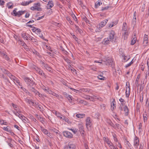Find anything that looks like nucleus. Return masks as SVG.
I'll list each match as a JSON object with an SVG mask.
<instances>
[{
  "instance_id": "51",
  "label": "nucleus",
  "mask_w": 149,
  "mask_h": 149,
  "mask_svg": "<svg viewBox=\"0 0 149 149\" xmlns=\"http://www.w3.org/2000/svg\"><path fill=\"white\" fill-rule=\"evenodd\" d=\"M83 19L87 23H88L89 22V21L88 19L85 16L83 17Z\"/></svg>"
},
{
  "instance_id": "11",
  "label": "nucleus",
  "mask_w": 149,
  "mask_h": 149,
  "mask_svg": "<svg viewBox=\"0 0 149 149\" xmlns=\"http://www.w3.org/2000/svg\"><path fill=\"white\" fill-rule=\"evenodd\" d=\"M42 66L48 71L49 72H51L52 68L49 65L43 62H42Z\"/></svg>"
},
{
  "instance_id": "30",
  "label": "nucleus",
  "mask_w": 149,
  "mask_h": 149,
  "mask_svg": "<svg viewBox=\"0 0 149 149\" xmlns=\"http://www.w3.org/2000/svg\"><path fill=\"white\" fill-rule=\"evenodd\" d=\"M31 9L33 10H37L38 11H41L42 9L41 8H36L34 6H32L31 8Z\"/></svg>"
},
{
  "instance_id": "12",
  "label": "nucleus",
  "mask_w": 149,
  "mask_h": 149,
  "mask_svg": "<svg viewBox=\"0 0 149 149\" xmlns=\"http://www.w3.org/2000/svg\"><path fill=\"white\" fill-rule=\"evenodd\" d=\"M148 43V36L145 34L144 35L143 43L145 46H146Z\"/></svg>"
},
{
  "instance_id": "28",
  "label": "nucleus",
  "mask_w": 149,
  "mask_h": 149,
  "mask_svg": "<svg viewBox=\"0 0 149 149\" xmlns=\"http://www.w3.org/2000/svg\"><path fill=\"white\" fill-rule=\"evenodd\" d=\"M76 116L78 118H82L84 117L85 114L83 113L82 114H77L76 115Z\"/></svg>"
},
{
  "instance_id": "34",
  "label": "nucleus",
  "mask_w": 149,
  "mask_h": 149,
  "mask_svg": "<svg viewBox=\"0 0 149 149\" xmlns=\"http://www.w3.org/2000/svg\"><path fill=\"white\" fill-rule=\"evenodd\" d=\"M20 88H21V89L24 91L27 94L29 95L30 94V92L27 90L25 88L23 87H21Z\"/></svg>"
},
{
  "instance_id": "55",
  "label": "nucleus",
  "mask_w": 149,
  "mask_h": 149,
  "mask_svg": "<svg viewBox=\"0 0 149 149\" xmlns=\"http://www.w3.org/2000/svg\"><path fill=\"white\" fill-rule=\"evenodd\" d=\"M79 130L80 132H84V127L83 126L81 125L79 128Z\"/></svg>"
},
{
  "instance_id": "17",
  "label": "nucleus",
  "mask_w": 149,
  "mask_h": 149,
  "mask_svg": "<svg viewBox=\"0 0 149 149\" xmlns=\"http://www.w3.org/2000/svg\"><path fill=\"white\" fill-rule=\"evenodd\" d=\"M110 40L107 38H104L102 42L103 44L105 45L109 44L110 43Z\"/></svg>"
},
{
  "instance_id": "57",
  "label": "nucleus",
  "mask_w": 149,
  "mask_h": 149,
  "mask_svg": "<svg viewBox=\"0 0 149 149\" xmlns=\"http://www.w3.org/2000/svg\"><path fill=\"white\" fill-rule=\"evenodd\" d=\"M0 54L1 55V56L3 58L6 55L5 53L1 51L0 52Z\"/></svg>"
},
{
  "instance_id": "35",
  "label": "nucleus",
  "mask_w": 149,
  "mask_h": 149,
  "mask_svg": "<svg viewBox=\"0 0 149 149\" xmlns=\"http://www.w3.org/2000/svg\"><path fill=\"white\" fill-rule=\"evenodd\" d=\"M76 31H78L80 34H81L83 33L82 30L81 29H80L78 26H76Z\"/></svg>"
},
{
  "instance_id": "23",
  "label": "nucleus",
  "mask_w": 149,
  "mask_h": 149,
  "mask_svg": "<svg viewBox=\"0 0 149 149\" xmlns=\"http://www.w3.org/2000/svg\"><path fill=\"white\" fill-rule=\"evenodd\" d=\"M20 118L22 120H24V121L25 123L27 122L29 120L26 117H25L24 116L22 115H21V116H20Z\"/></svg>"
},
{
  "instance_id": "46",
  "label": "nucleus",
  "mask_w": 149,
  "mask_h": 149,
  "mask_svg": "<svg viewBox=\"0 0 149 149\" xmlns=\"http://www.w3.org/2000/svg\"><path fill=\"white\" fill-rule=\"evenodd\" d=\"M63 120H65V122L68 123H70V121H69L68 119V118H66L64 116H63Z\"/></svg>"
},
{
  "instance_id": "33",
  "label": "nucleus",
  "mask_w": 149,
  "mask_h": 149,
  "mask_svg": "<svg viewBox=\"0 0 149 149\" xmlns=\"http://www.w3.org/2000/svg\"><path fill=\"white\" fill-rule=\"evenodd\" d=\"M21 36L24 40H28V39H29V37H28L24 33H22Z\"/></svg>"
},
{
  "instance_id": "21",
  "label": "nucleus",
  "mask_w": 149,
  "mask_h": 149,
  "mask_svg": "<svg viewBox=\"0 0 149 149\" xmlns=\"http://www.w3.org/2000/svg\"><path fill=\"white\" fill-rule=\"evenodd\" d=\"M111 109L112 110H114L116 107V104H115V101L114 99L113 100V101L111 102Z\"/></svg>"
},
{
  "instance_id": "43",
  "label": "nucleus",
  "mask_w": 149,
  "mask_h": 149,
  "mask_svg": "<svg viewBox=\"0 0 149 149\" xmlns=\"http://www.w3.org/2000/svg\"><path fill=\"white\" fill-rule=\"evenodd\" d=\"M42 88L43 90L46 92H47L48 90H49V88L48 87H46L44 86H42Z\"/></svg>"
},
{
  "instance_id": "22",
  "label": "nucleus",
  "mask_w": 149,
  "mask_h": 149,
  "mask_svg": "<svg viewBox=\"0 0 149 149\" xmlns=\"http://www.w3.org/2000/svg\"><path fill=\"white\" fill-rule=\"evenodd\" d=\"M103 140L105 141L109 146L111 144V142L109 140L108 138L105 137H103Z\"/></svg>"
},
{
  "instance_id": "26",
  "label": "nucleus",
  "mask_w": 149,
  "mask_h": 149,
  "mask_svg": "<svg viewBox=\"0 0 149 149\" xmlns=\"http://www.w3.org/2000/svg\"><path fill=\"white\" fill-rule=\"evenodd\" d=\"M128 91H127V89L126 88V90L125 93H126V96L127 97H129V95H130V88L129 86H128ZM127 88V87H126Z\"/></svg>"
},
{
  "instance_id": "32",
  "label": "nucleus",
  "mask_w": 149,
  "mask_h": 149,
  "mask_svg": "<svg viewBox=\"0 0 149 149\" xmlns=\"http://www.w3.org/2000/svg\"><path fill=\"white\" fill-rule=\"evenodd\" d=\"M50 130L51 131H52L54 132H55L57 134H59V130H57V129H56L54 128H51L50 129Z\"/></svg>"
},
{
  "instance_id": "47",
  "label": "nucleus",
  "mask_w": 149,
  "mask_h": 149,
  "mask_svg": "<svg viewBox=\"0 0 149 149\" xmlns=\"http://www.w3.org/2000/svg\"><path fill=\"white\" fill-rule=\"evenodd\" d=\"M3 58H5L6 60L8 61H10V59L8 56L6 54Z\"/></svg>"
},
{
  "instance_id": "6",
  "label": "nucleus",
  "mask_w": 149,
  "mask_h": 149,
  "mask_svg": "<svg viewBox=\"0 0 149 149\" xmlns=\"http://www.w3.org/2000/svg\"><path fill=\"white\" fill-rule=\"evenodd\" d=\"M76 148L75 145L72 142L68 143V145L65 147L64 149H75Z\"/></svg>"
},
{
  "instance_id": "20",
  "label": "nucleus",
  "mask_w": 149,
  "mask_h": 149,
  "mask_svg": "<svg viewBox=\"0 0 149 149\" xmlns=\"http://www.w3.org/2000/svg\"><path fill=\"white\" fill-rule=\"evenodd\" d=\"M29 91L32 92H33L36 95V94H38V93L37 90L35 89L33 87H31L29 88Z\"/></svg>"
},
{
  "instance_id": "50",
  "label": "nucleus",
  "mask_w": 149,
  "mask_h": 149,
  "mask_svg": "<svg viewBox=\"0 0 149 149\" xmlns=\"http://www.w3.org/2000/svg\"><path fill=\"white\" fill-rule=\"evenodd\" d=\"M109 8V6H107L104 7H102L101 10L103 11L104 10H107Z\"/></svg>"
},
{
  "instance_id": "62",
  "label": "nucleus",
  "mask_w": 149,
  "mask_h": 149,
  "mask_svg": "<svg viewBox=\"0 0 149 149\" xmlns=\"http://www.w3.org/2000/svg\"><path fill=\"white\" fill-rule=\"evenodd\" d=\"M147 103H148V110H149V98L147 99L146 101V104H147Z\"/></svg>"
},
{
  "instance_id": "3",
  "label": "nucleus",
  "mask_w": 149,
  "mask_h": 149,
  "mask_svg": "<svg viewBox=\"0 0 149 149\" xmlns=\"http://www.w3.org/2000/svg\"><path fill=\"white\" fill-rule=\"evenodd\" d=\"M108 21L107 19H105L100 22L97 26V28L95 30L96 32H99L100 29L106 24Z\"/></svg>"
},
{
  "instance_id": "42",
  "label": "nucleus",
  "mask_w": 149,
  "mask_h": 149,
  "mask_svg": "<svg viewBox=\"0 0 149 149\" xmlns=\"http://www.w3.org/2000/svg\"><path fill=\"white\" fill-rule=\"evenodd\" d=\"M109 146L111 149H118L117 147H116L114 146L112 143H111V144L109 145Z\"/></svg>"
},
{
  "instance_id": "5",
  "label": "nucleus",
  "mask_w": 149,
  "mask_h": 149,
  "mask_svg": "<svg viewBox=\"0 0 149 149\" xmlns=\"http://www.w3.org/2000/svg\"><path fill=\"white\" fill-rule=\"evenodd\" d=\"M139 145V139L137 136H135L134 139V146L135 148L137 149Z\"/></svg>"
},
{
  "instance_id": "15",
  "label": "nucleus",
  "mask_w": 149,
  "mask_h": 149,
  "mask_svg": "<svg viewBox=\"0 0 149 149\" xmlns=\"http://www.w3.org/2000/svg\"><path fill=\"white\" fill-rule=\"evenodd\" d=\"M136 35L135 34L134 35V36L132 37V38L131 42V44L132 45H133L136 43Z\"/></svg>"
},
{
  "instance_id": "13",
  "label": "nucleus",
  "mask_w": 149,
  "mask_h": 149,
  "mask_svg": "<svg viewBox=\"0 0 149 149\" xmlns=\"http://www.w3.org/2000/svg\"><path fill=\"white\" fill-rule=\"evenodd\" d=\"M29 39L31 40L32 42L33 43L35 44L36 45H38L37 40L33 37L29 36Z\"/></svg>"
},
{
  "instance_id": "2",
  "label": "nucleus",
  "mask_w": 149,
  "mask_h": 149,
  "mask_svg": "<svg viewBox=\"0 0 149 149\" xmlns=\"http://www.w3.org/2000/svg\"><path fill=\"white\" fill-rule=\"evenodd\" d=\"M17 8H15L11 13L12 15L15 17H20L22 15L24 14L26 11L25 10H20L17 12Z\"/></svg>"
},
{
  "instance_id": "10",
  "label": "nucleus",
  "mask_w": 149,
  "mask_h": 149,
  "mask_svg": "<svg viewBox=\"0 0 149 149\" xmlns=\"http://www.w3.org/2000/svg\"><path fill=\"white\" fill-rule=\"evenodd\" d=\"M113 59L111 58L108 57L105 62L106 65H110L112 66L113 64Z\"/></svg>"
},
{
  "instance_id": "39",
  "label": "nucleus",
  "mask_w": 149,
  "mask_h": 149,
  "mask_svg": "<svg viewBox=\"0 0 149 149\" xmlns=\"http://www.w3.org/2000/svg\"><path fill=\"white\" fill-rule=\"evenodd\" d=\"M41 5L40 3L38 2L37 3H35L34 4V6L36 8H41L40 6Z\"/></svg>"
},
{
  "instance_id": "7",
  "label": "nucleus",
  "mask_w": 149,
  "mask_h": 149,
  "mask_svg": "<svg viewBox=\"0 0 149 149\" xmlns=\"http://www.w3.org/2000/svg\"><path fill=\"white\" fill-rule=\"evenodd\" d=\"M34 69L40 75L42 76L45 78H46V75L44 73L43 71L41 69L38 67L34 68Z\"/></svg>"
},
{
  "instance_id": "31",
  "label": "nucleus",
  "mask_w": 149,
  "mask_h": 149,
  "mask_svg": "<svg viewBox=\"0 0 149 149\" xmlns=\"http://www.w3.org/2000/svg\"><path fill=\"white\" fill-rule=\"evenodd\" d=\"M8 139L9 140L8 142V145L11 148L13 147V146L11 143L12 142V141H13V140L11 139L8 138Z\"/></svg>"
},
{
  "instance_id": "25",
  "label": "nucleus",
  "mask_w": 149,
  "mask_h": 149,
  "mask_svg": "<svg viewBox=\"0 0 149 149\" xmlns=\"http://www.w3.org/2000/svg\"><path fill=\"white\" fill-rule=\"evenodd\" d=\"M140 78L139 75H138L135 81V84L136 86L138 88L139 85V84L138 83V82Z\"/></svg>"
},
{
  "instance_id": "27",
  "label": "nucleus",
  "mask_w": 149,
  "mask_h": 149,
  "mask_svg": "<svg viewBox=\"0 0 149 149\" xmlns=\"http://www.w3.org/2000/svg\"><path fill=\"white\" fill-rule=\"evenodd\" d=\"M3 129L6 132H8L9 133L11 131L10 128L9 126H7L6 127H3Z\"/></svg>"
},
{
  "instance_id": "58",
  "label": "nucleus",
  "mask_w": 149,
  "mask_h": 149,
  "mask_svg": "<svg viewBox=\"0 0 149 149\" xmlns=\"http://www.w3.org/2000/svg\"><path fill=\"white\" fill-rule=\"evenodd\" d=\"M98 78L100 80H104V78H105V77L101 76V75H99V76L98 77Z\"/></svg>"
},
{
  "instance_id": "41",
  "label": "nucleus",
  "mask_w": 149,
  "mask_h": 149,
  "mask_svg": "<svg viewBox=\"0 0 149 149\" xmlns=\"http://www.w3.org/2000/svg\"><path fill=\"white\" fill-rule=\"evenodd\" d=\"M143 121L145 122L147 120V115L146 114H143Z\"/></svg>"
},
{
  "instance_id": "4",
  "label": "nucleus",
  "mask_w": 149,
  "mask_h": 149,
  "mask_svg": "<svg viewBox=\"0 0 149 149\" xmlns=\"http://www.w3.org/2000/svg\"><path fill=\"white\" fill-rule=\"evenodd\" d=\"M86 126L87 128H89L92 124L91 119L90 117H88L86 120Z\"/></svg>"
},
{
  "instance_id": "48",
  "label": "nucleus",
  "mask_w": 149,
  "mask_h": 149,
  "mask_svg": "<svg viewBox=\"0 0 149 149\" xmlns=\"http://www.w3.org/2000/svg\"><path fill=\"white\" fill-rule=\"evenodd\" d=\"M66 19L71 24H73L72 22L69 17H66Z\"/></svg>"
},
{
  "instance_id": "60",
  "label": "nucleus",
  "mask_w": 149,
  "mask_h": 149,
  "mask_svg": "<svg viewBox=\"0 0 149 149\" xmlns=\"http://www.w3.org/2000/svg\"><path fill=\"white\" fill-rule=\"evenodd\" d=\"M40 37L42 39L44 40H45L47 41H48V40L47 39H45L44 37H43L42 35L41 36H40Z\"/></svg>"
},
{
  "instance_id": "37",
  "label": "nucleus",
  "mask_w": 149,
  "mask_h": 149,
  "mask_svg": "<svg viewBox=\"0 0 149 149\" xmlns=\"http://www.w3.org/2000/svg\"><path fill=\"white\" fill-rule=\"evenodd\" d=\"M13 3L11 2H9L7 5V7L9 9H11L13 8Z\"/></svg>"
},
{
  "instance_id": "54",
  "label": "nucleus",
  "mask_w": 149,
  "mask_h": 149,
  "mask_svg": "<svg viewBox=\"0 0 149 149\" xmlns=\"http://www.w3.org/2000/svg\"><path fill=\"white\" fill-rule=\"evenodd\" d=\"M64 60L66 62H67L68 63V64L70 65V64L71 63H70V61L69 60V59H68V58H65L64 59Z\"/></svg>"
},
{
  "instance_id": "14",
  "label": "nucleus",
  "mask_w": 149,
  "mask_h": 149,
  "mask_svg": "<svg viewBox=\"0 0 149 149\" xmlns=\"http://www.w3.org/2000/svg\"><path fill=\"white\" fill-rule=\"evenodd\" d=\"M54 3L52 1H49L47 5V9H50L51 8L54 6Z\"/></svg>"
},
{
  "instance_id": "38",
  "label": "nucleus",
  "mask_w": 149,
  "mask_h": 149,
  "mask_svg": "<svg viewBox=\"0 0 149 149\" xmlns=\"http://www.w3.org/2000/svg\"><path fill=\"white\" fill-rule=\"evenodd\" d=\"M127 26V24L126 23H124L123 25L122 30L125 31H127V29L126 26Z\"/></svg>"
},
{
  "instance_id": "52",
  "label": "nucleus",
  "mask_w": 149,
  "mask_h": 149,
  "mask_svg": "<svg viewBox=\"0 0 149 149\" xmlns=\"http://www.w3.org/2000/svg\"><path fill=\"white\" fill-rule=\"evenodd\" d=\"M12 105L13 107V108L15 110H16L17 108V105L15 104H14L12 103Z\"/></svg>"
},
{
  "instance_id": "8",
  "label": "nucleus",
  "mask_w": 149,
  "mask_h": 149,
  "mask_svg": "<svg viewBox=\"0 0 149 149\" xmlns=\"http://www.w3.org/2000/svg\"><path fill=\"white\" fill-rule=\"evenodd\" d=\"M115 35V33L114 31H111L109 34V36L108 38L110 41L112 42L114 39V36Z\"/></svg>"
},
{
  "instance_id": "53",
  "label": "nucleus",
  "mask_w": 149,
  "mask_h": 149,
  "mask_svg": "<svg viewBox=\"0 0 149 149\" xmlns=\"http://www.w3.org/2000/svg\"><path fill=\"white\" fill-rule=\"evenodd\" d=\"M72 36H73V38L76 41H77L78 40V38L74 35L71 34Z\"/></svg>"
},
{
  "instance_id": "18",
  "label": "nucleus",
  "mask_w": 149,
  "mask_h": 149,
  "mask_svg": "<svg viewBox=\"0 0 149 149\" xmlns=\"http://www.w3.org/2000/svg\"><path fill=\"white\" fill-rule=\"evenodd\" d=\"M102 4L101 0H98L95 3V7L97 8L98 7Z\"/></svg>"
},
{
  "instance_id": "1",
  "label": "nucleus",
  "mask_w": 149,
  "mask_h": 149,
  "mask_svg": "<svg viewBox=\"0 0 149 149\" xmlns=\"http://www.w3.org/2000/svg\"><path fill=\"white\" fill-rule=\"evenodd\" d=\"M25 82L27 85V86L29 88L32 87L35 84V82L32 79L27 77H24L23 78Z\"/></svg>"
},
{
  "instance_id": "63",
  "label": "nucleus",
  "mask_w": 149,
  "mask_h": 149,
  "mask_svg": "<svg viewBox=\"0 0 149 149\" xmlns=\"http://www.w3.org/2000/svg\"><path fill=\"white\" fill-rule=\"evenodd\" d=\"M30 14L29 13H26L25 15V18H28L29 17V16H30Z\"/></svg>"
},
{
  "instance_id": "56",
  "label": "nucleus",
  "mask_w": 149,
  "mask_h": 149,
  "mask_svg": "<svg viewBox=\"0 0 149 149\" xmlns=\"http://www.w3.org/2000/svg\"><path fill=\"white\" fill-rule=\"evenodd\" d=\"M34 28L35 29V31L37 32L38 33H40V32H41L40 30V29H37L35 27H34Z\"/></svg>"
},
{
  "instance_id": "24",
  "label": "nucleus",
  "mask_w": 149,
  "mask_h": 149,
  "mask_svg": "<svg viewBox=\"0 0 149 149\" xmlns=\"http://www.w3.org/2000/svg\"><path fill=\"white\" fill-rule=\"evenodd\" d=\"M25 100L26 102L29 104H32V106H34V103L31 100H29L27 98L25 99Z\"/></svg>"
},
{
  "instance_id": "36",
  "label": "nucleus",
  "mask_w": 149,
  "mask_h": 149,
  "mask_svg": "<svg viewBox=\"0 0 149 149\" xmlns=\"http://www.w3.org/2000/svg\"><path fill=\"white\" fill-rule=\"evenodd\" d=\"M119 101L121 102V104L123 106L125 105L126 102L125 101V100L121 98L119 99Z\"/></svg>"
},
{
  "instance_id": "9",
  "label": "nucleus",
  "mask_w": 149,
  "mask_h": 149,
  "mask_svg": "<svg viewBox=\"0 0 149 149\" xmlns=\"http://www.w3.org/2000/svg\"><path fill=\"white\" fill-rule=\"evenodd\" d=\"M63 135L64 136L68 138H72V134L70 132L65 131L63 132Z\"/></svg>"
},
{
  "instance_id": "61",
  "label": "nucleus",
  "mask_w": 149,
  "mask_h": 149,
  "mask_svg": "<svg viewBox=\"0 0 149 149\" xmlns=\"http://www.w3.org/2000/svg\"><path fill=\"white\" fill-rule=\"evenodd\" d=\"M47 136L49 137L50 138H51L52 137V135L49 132L48 133V132L47 133Z\"/></svg>"
},
{
  "instance_id": "45",
  "label": "nucleus",
  "mask_w": 149,
  "mask_h": 149,
  "mask_svg": "<svg viewBox=\"0 0 149 149\" xmlns=\"http://www.w3.org/2000/svg\"><path fill=\"white\" fill-rule=\"evenodd\" d=\"M13 112L16 116L18 117L19 118H20V116L21 115H22V114H19V113H18L17 111L16 112L15 111H13Z\"/></svg>"
},
{
  "instance_id": "16",
  "label": "nucleus",
  "mask_w": 149,
  "mask_h": 149,
  "mask_svg": "<svg viewBox=\"0 0 149 149\" xmlns=\"http://www.w3.org/2000/svg\"><path fill=\"white\" fill-rule=\"evenodd\" d=\"M33 106H34L36 108H38V109L40 111H42L41 110L42 109V106L39 105L38 103H34Z\"/></svg>"
},
{
  "instance_id": "19",
  "label": "nucleus",
  "mask_w": 149,
  "mask_h": 149,
  "mask_svg": "<svg viewBox=\"0 0 149 149\" xmlns=\"http://www.w3.org/2000/svg\"><path fill=\"white\" fill-rule=\"evenodd\" d=\"M123 109L125 112V116H127L128 115L129 113V110L127 106H125L123 108Z\"/></svg>"
},
{
  "instance_id": "49",
  "label": "nucleus",
  "mask_w": 149,
  "mask_h": 149,
  "mask_svg": "<svg viewBox=\"0 0 149 149\" xmlns=\"http://www.w3.org/2000/svg\"><path fill=\"white\" fill-rule=\"evenodd\" d=\"M109 124L112 127H113L115 128V125H114L113 123L110 120H109Z\"/></svg>"
},
{
  "instance_id": "40",
  "label": "nucleus",
  "mask_w": 149,
  "mask_h": 149,
  "mask_svg": "<svg viewBox=\"0 0 149 149\" xmlns=\"http://www.w3.org/2000/svg\"><path fill=\"white\" fill-rule=\"evenodd\" d=\"M41 131L45 134L46 135L47 134V133L48 132L47 130L44 128H42Z\"/></svg>"
},
{
  "instance_id": "29",
  "label": "nucleus",
  "mask_w": 149,
  "mask_h": 149,
  "mask_svg": "<svg viewBox=\"0 0 149 149\" xmlns=\"http://www.w3.org/2000/svg\"><path fill=\"white\" fill-rule=\"evenodd\" d=\"M128 35V33L127 31H125L123 35V37L124 38V40H126L127 38V36Z\"/></svg>"
},
{
  "instance_id": "44",
  "label": "nucleus",
  "mask_w": 149,
  "mask_h": 149,
  "mask_svg": "<svg viewBox=\"0 0 149 149\" xmlns=\"http://www.w3.org/2000/svg\"><path fill=\"white\" fill-rule=\"evenodd\" d=\"M28 1H24L21 3V4L24 6H26L29 4Z\"/></svg>"
},
{
  "instance_id": "59",
  "label": "nucleus",
  "mask_w": 149,
  "mask_h": 149,
  "mask_svg": "<svg viewBox=\"0 0 149 149\" xmlns=\"http://www.w3.org/2000/svg\"><path fill=\"white\" fill-rule=\"evenodd\" d=\"M8 76L10 77V78L12 79H13L14 80H15L14 79V78H15V77L13 76L12 74H10L9 75H8Z\"/></svg>"
},
{
  "instance_id": "64",
  "label": "nucleus",
  "mask_w": 149,
  "mask_h": 149,
  "mask_svg": "<svg viewBox=\"0 0 149 149\" xmlns=\"http://www.w3.org/2000/svg\"><path fill=\"white\" fill-rule=\"evenodd\" d=\"M125 143L127 147L130 146V145H131L130 143L128 141H126L125 142Z\"/></svg>"
}]
</instances>
